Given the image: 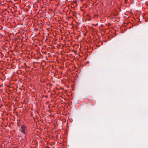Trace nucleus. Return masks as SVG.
Returning a JSON list of instances; mask_svg holds the SVG:
<instances>
[{"label":"nucleus","mask_w":148,"mask_h":148,"mask_svg":"<svg viewBox=\"0 0 148 148\" xmlns=\"http://www.w3.org/2000/svg\"><path fill=\"white\" fill-rule=\"evenodd\" d=\"M21 131L23 134L22 135L24 136V137H26V129L24 125H22L21 127Z\"/></svg>","instance_id":"nucleus-1"},{"label":"nucleus","mask_w":148,"mask_h":148,"mask_svg":"<svg viewBox=\"0 0 148 148\" xmlns=\"http://www.w3.org/2000/svg\"><path fill=\"white\" fill-rule=\"evenodd\" d=\"M49 84H47V88H48V86H49Z\"/></svg>","instance_id":"nucleus-2"},{"label":"nucleus","mask_w":148,"mask_h":148,"mask_svg":"<svg viewBox=\"0 0 148 148\" xmlns=\"http://www.w3.org/2000/svg\"><path fill=\"white\" fill-rule=\"evenodd\" d=\"M50 86H49V88L50 89Z\"/></svg>","instance_id":"nucleus-3"},{"label":"nucleus","mask_w":148,"mask_h":148,"mask_svg":"<svg viewBox=\"0 0 148 148\" xmlns=\"http://www.w3.org/2000/svg\"><path fill=\"white\" fill-rule=\"evenodd\" d=\"M46 41V39L45 40V41Z\"/></svg>","instance_id":"nucleus-4"},{"label":"nucleus","mask_w":148,"mask_h":148,"mask_svg":"<svg viewBox=\"0 0 148 148\" xmlns=\"http://www.w3.org/2000/svg\"><path fill=\"white\" fill-rule=\"evenodd\" d=\"M48 147L47 146V148H48Z\"/></svg>","instance_id":"nucleus-5"}]
</instances>
